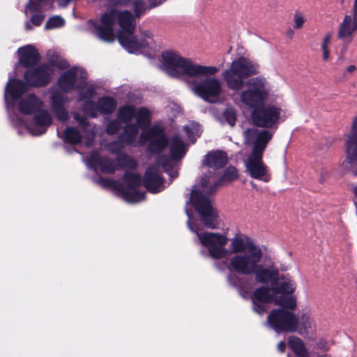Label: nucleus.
Returning <instances> with one entry per match:
<instances>
[{"label": "nucleus", "instance_id": "obj_40", "mask_svg": "<svg viewBox=\"0 0 357 357\" xmlns=\"http://www.w3.org/2000/svg\"><path fill=\"white\" fill-rule=\"evenodd\" d=\"M138 126L134 123L128 124L124 128V135L128 142H132L138 133Z\"/></svg>", "mask_w": 357, "mask_h": 357}, {"label": "nucleus", "instance_id": "obj_52", "mask_svg": "<svg viewBox=\"0 0 357 357\" xmlns=\"http://www.w3.org/2000/svg\"><path fill=\"white\" fill-rule=\"evenodd\" d=\"M329 42H330V36L329 35H327L324 38V40H323V43H322V45H321V47H328V45L329 44Z\"/></svg>", "mask_w": 357, "mask_h": 357}, {"label": "nucleus", "instance_id": "obj_12", "mask_svg": "<svg viewBox=\"0 0 357 357\" xmlns=\"http://www.w3.org/2000/svg\"><path fill=\"white\" fill-rule=\"evenodd\" d=\"M282 109L272 104L264 105L255 108L251 113L253 124L259 128L277 129Z\"/></svg>", "mask_w": 357, "mask_h": 357}, {"label": "nucleus", "instance_id": "obj_49", "mask_svg": "<svg viewBox=\"0 0 357 357\" xmlns=\"http://www.w3.org/2000/svg\"><path fill=\"white\" fill-rule=\"evenodd\" d=\"M204 156H227V153L224 151L215 150L208 152Z\"/></svg>", "mask_w": 357, "mask_h": 357}, {"label": "nucleus", "instance_id": "obj_19", "mask_svg": "<svg viewBox=\"0 0 357 357\" xmlns=\"http://www.w3.org/2000/svg\"><path fill=\"white\" fill-rule=\"evenodd\" d=\"M51 102L52 112L55 114L58 120L66 121L68 118V112L65 108V105L68 100L67 96H65L62 92L54 91L50 97Z\"/></svg>", "mask_w": 357, "mask_h": 357}, {"label": "nucleus", "instance_id": "obj_13", "mask_svg": "<svg viewBox=\"0 0 357 357\" xmlns=\"http://www.w3.org/2000/svg\"><path fill=\"white\" fill-rule=\"evenodd\" d=\"M53 73L54 70L48 63H41L26 70L24 79L30 87H45L51 82Z\"/></svg>", "mask_w": 357, "mask_h": 357}, {"label": "nucleus", "instance_id": "obj_38", "mask_svg": "<svg viewBox=\"0 0 357 357\" xmlns=\"http://www.w3.org/2000/svg\"><path fill=\"white\" fill-rule=\"evenodd\" d=\"M150 112L145 107H140L136 115V122L137 126L145 125L150 123Z\"/></svg>", "mask_w": 357, "mask_h": 357}, {"label": "nucleus", "instance_id": "obj_39", "mask_svg": "<svg viewBox=\"0 0 357 357\" xmlns=\"http://www.w3.org/2000/svg\"><path fill=\"white\" fill-rule=\"evenodd\" d=\"M83 111L90 117L96 118L97 116V112H99V109H98V102L95 103V102L90 100H86L84 103Z\"/></svg>", "mask_w": 357, "mask_h": 357}, {"label": "nucleus", "instance_id": "obj_44", "mask_svg": "<svg viewBox=\"0 0 357 357\" xmlns=\"http://www.w3.org/2000/svg\"><path fill=\"white\" fill-rule=\"evenodd\" d=\"M133 11L136 17H139L146 11L143 1H136L133 5Z\"/></svg>", "mask_w": 357, "mask_h": 357}, {"label": "nucleus", "instance_id": "obj_41", "mask_svg": "<svg viewBox=\"0 0 357 357\" xmlns=\"http://www.w3.org/2000/svg\"><path fill=\"white\" fill-rule=\"evenodd\" d=\"M342 165L345 171L357 175V158H346Z\"/></svg>", "mask_w": 357, "mask_h": 357}, {"label": "nucleus", "instance_id": "obj_18", "mask_svg": "<svg viewBox=\"0 0 357 357\" xmlns=\"http://www.w3.org/2000/svg\"><path fill=\"white\" fill-rule=\"evenodd\" d=\"M19 63L25 68L36 66L40 61V54L33 45H26L17 50Z\"/></svg>", "mask_w": 357, "mask_h": 357}, {"label": "nucleus", "instance_id": "obj_30", "mask_svg": "<svg viewBox=\"0 0 357 357\" xmlns=\"http://www.w3.org/2000/svg\"><path fill=\"white\" fill-rule=\"evenodd\" d=\"M273 287L278 290L277 296H289L288 295L294 293L296 289L295 282L288 278H282L278 284H274Z\"/></svg>", "mask_w": 357, "mask_h": 357}, {"label": "nucleus", "instance_id": "obj_3", "mask_svg": "<svg viewBox=\"0 0 357 357\" xmlns=\"http://www.w3.org/2000/svg\"><path fill=\"white\" fill-rule=\"evenodd\" d=\"M84 162L96 172L112 173L119 168L124 169V185L121 189L123 199L130 203L138 202L144 199V194L137 190L141 183L139 176L129 172L130 169H134L137 166L133 158H84Z\"/></svg>", "mask_w": 357, "mask_h": 357}, {"label": "nucleus", "instance_id": "obj_5", "mask_svg": "<svg viewBox=\"0 0 357 357\" xmlns=\"http://www.w3.org/2000/svg\"><path fill=\"white\" fill-rule=\"evenodd\" d=\"M180 164V158H156L145 172L144 185L153 193L161 191L164 189L161 176L162 171H165L170 177H176Z\"/></svg>", "mask_w": 357, "mask_h": 357}, {"label": "nucleus", "instance_id": "obj_20", "mask_svg": "<svg viewBox=\"0 0 357 357\" xmlns=\"http://www.w3.org/2000/svg\"><path fill=\"white\" fill-rule=\"evenodd\" d=\"M169 155L160 156H185L188 151L189 144L179 135H174L169 139Z\"/></svg>", "mask_w": 357, "mask_h": 357}, {"label": "nucleus", "instance_id": "obj_36", "mask_svg": "<svg viewBox=\"0 0 357 357\" xmlns=\"http://www.w3.org/2000/svg\"><path fill=\"white\" fill-rule=\"evenodd\" d=\"M65 24L64 19L59 15H54L50 17L45 23V29L50 30L58 29L63 26Z\"/></svg>", "mask_w": 357, "mask_h": 357}, {"label": "nucleus", "instance_id": "obj_14", "mask_svg": "<svg viewBox=\"0 0 357 357\" xmlns=\"http://www.w3.org/2000/svg\"><path fill=\"white\" fill-rule=\"evenodd\" d=\"M222 91L220 82L215 77L201 79L195 86V93L206 102H215Z\"/></svg>", "mask_w": 357, "mask_h": 357}, {"label": "nucleus", "instance_id": "obj_11", "mask_svg": "<svg viewBox=\"0 0 357 357\" xmlns=\"http://www.w3.org/2000/svg\"><path fill=\"white\" fill-rule=\"evenodd\" d=\"M265 84V79L260 77L250 79L248 89L241 94L242 102L253 109L265 105L268 95Z\"/></svg>", "mask_w": 357, "mask_h": 357}, {"label": "nucleus", "instance_id": "obj_56", "mask_svg": "<svg viewBox=\"0 0 357 357\" xmlns=\"http://www.w3.org/2000/svg\"><path fill=\"white\" fill-rule=\"evenodd\" d=\"M25 29L27 30V31H29V30H32L33 29V27L31 25L30 22H26V24H25Z\"/></svg>", "mask_w": 357, "mask_h": 357}, {"label": "nucleus", "instance_id": "obj_6", "mask_svg": "<svg viewBox=\"0 0 357 357\" xmlns=\"http://www.w3.org/2000/svg\"><path fill=\"white\" fill-rule=\"evenodd\" d=\"M267 321L276 331H298L301 335L305 334L307 330L313 327L312 319L308 315L303 314L300 317L301 327H299V321L296 314L284 309L272 310L267 317Z\"/></svg>", "mask_w": 357, "mask_h": 357}, {"label": "nucleus", "instance_id": "obj_35", "mask_svg": "<svg viewBox=\"0 0 357 357\" xmlns=\"http://www.w3.org/2000/svg\"><path fill=\"white\" fill-rule=\"evenodd\" d=\"M64 141L68 144H77L82 141V135L75 128L68 127L64 131Z\"/></svg>", "mask_w": 357, "mask_h": 357}, {"label": "nucleus", "instance_id": "obj_62", "mask_svg": "<svg viewBox=\"0 0 357 357\" xmlns=\"http://www.w3.org/2000/svg\"><path fill=\"white\" fill-rule=\"evenodd\" d=\"M320 357H330V356H328V355H323V356H320Z\"/></svg>", "mask_w": 357, "mask_h": 357}, {"label": "nucleus", "instance_id": "obj_28", "mask_svg": "<svg viewBox=\"0 0 357 357\" xmlns=\"http://www.w3.org/2000/svg\"><path fill=\"white\" fill-rule=\"evenodd\" d=\"M347 156H357V116L354 118L346 145Z\"/></svg>", "mask_w": 357, "mask_h": 357}, {"label": "nucleus", "instance_id": "obj_22", "mask_svg": "<svg viewBox=\"0 0 357 357\" xmlns=\"http://www.w3.org/2000/svg\"><path fill=\"white\" fill-rule=\"evenodd\" d=\"M357 30V15H346L339 26L337 38L339 39H347L351 38L353 33Z\"/></svg>", "mask_w": 357, "mask_h": 357}, {"label": "nucleus", "instance_id": "obj_10", "mask_svg": "<svg viewBox=\"0 0 357 357\" xmlns=\"http://www.w3.org/2000/svg\"><path fill=\"white\" fill-rule=\"evenodd\" d=\"M140 139L146 144L150 153L158 154L160 156L167 149L169 138L164 126L155 123L141 133Z\"/></svg>", "mask_w": 357, "mask_h": 357}, {"label": "nucleus", "instance_id": "obj_50", "mask_svg": "<svg viewBox=\"0 0 357 357\" xmlns=\"http://www.w3.org/2000/svg\"><path fill=\"white\" fill-rule=\"evenodd\" d=\"M183 130L185 131V132L187 135V136L188 137V138L190 139L191 142L192 143H195V141H196V139H192V135H193V132H192V128L190 127H189L188 126H185L183 127Z\"/></svg>", "mask_w": 357, "mask_h": 357}, {"label": "nucleus", "instance_id": "obj_17", "mask_svg": "<svg viewBox=\"0 0 357 357\" xmlns=\"http://www.w3.org/2000/svg\"><path fill=\"white\" fill-rule=\"evenodd\" d=\"M117 38L121 45L131 54L136 53L149 46V43L145 38H139L133 34L128 35L121 31L118 32Z\"/></svg>", "mask_w": 357, "mask_h": 357}, {"label": "nucleus", "instance_id": "obj_42", "mask_svg": "<svg viewBox=\"0 0 357 357\" xmlns=\"http://www.w3.org/2000/svg\"><path fill=\"white\" fill-rule=\"evenodd\" d=\"M222 116L229 126H234L236 124V112L234 107H227L222 113Z\"/></svg>", "mask_w": 357, "mask_h": 357}, {"label": "nucleus", "instance_id": "obj_32", "mask_svg": "<svg viewBox=\"0 0 357 357\" xmlns=\"http://www.w3.org/2000/svg\"><path fill=\"white\" fill-rule=\"evenodd\" d=\"M47 63L50 67H57L60 69H66L69 65L65 59H62L58 53L54 51L49 50L47 54Z\"/></svg>", "mask_w": 357, "mask_h": 357}, {"label": "nucleus", "instance_id": "obj_46", "mask_svg": "<svg viewBox=\"0 0 357 357\" xmlns=\"http://www.w3.org/2000/svg\"><path fill=\"white\" fill-rule=\"evenodd\" d=\"M45 18V15L43 13L33 14L31 17V22L36 26H39L42 24Z\"/></svg>", "mask_w": 357, "mask_h": 357}, {"label": "nucleus", "instance_id": "obj_45", "mask_svg": "<svg viewBox=\"0 0 357 357\" xmlns=\"http://www.w3.org/2000/svg\"><path fill=\"white\" fill-rule=\"evenodd\" d=\"M305 20L299 11H296L294 13V28L299 29L303 27Z\"/></svg>", "mask_w": 357, "mask_h": 357}, {"label": "nucleus", "instance_id": "obj_33", "mask_svg": "<svg viewBox=\"0 0 357 357\" xmlns=\"http://www.w3.org/2000/svg\"><path fill=\"white\" fill-rule=\"evenodd\" d=\"M136 114L135 108L132 105L121 107L117 112V117L122 123H127L130 121Z\"/></svg>", "mask_w": 357, "mask_h": 357}, {"label": "nucleus", "instance_id": "obj_57", "mask_svg": "<svg viewBox=\"0 0 357 357\" xmlns=\"http://www.w3.org/2000/svg\"><path fill=\"white\" fill-rule=\"evenodd\" d=\"M294 34V32L293 30H289L287 31V35L290 37H292V36Z\"/></svg>", "mask_w": 357, "mask_h": 357}, {"label": "nucleus", "instance_id": "obj_61", "mask_svg": "<svg viewBox=\"0 0 357 357\" xmlns=\"http://www.w3.org/2000/svg\"><path fill=\"white\" fill-rule=\"evenodd\" d=\"M116 156H122V157H124V156H128L126 154H117Z\"/></svg>", "mask_w": 357, "mask_h": 357}, {"label": "nucleus", "instance_id": "obj_8", "mask_svg": "<svg viewBox=\"0 0 357 357\" xmlns=\"http://www.w3.org/2000/svg\"><path fill=\"white\" fill-rule=\"evenodd\" d=\"M259 73V66L244 56L234 59L229 69L223 73V78L227 87L233 91L241 90L244 79Z\"/></svg>", "mask_w": 357, "mask_h": 357}, {"label": "nucleus", "instance_id": "obj_60", "mask_svg": "<svg viewBox=\"0 0 357 357\" xmlns=\"http://www.w3.org/2000/svg\"><path fill=\"white\" fill-rule=\"evenodd\" d=\"M160 3H154V4H153V5H152V4H151V8H153V7L157 6H158Z\"/></svg>", "mask_w": 357, "mask_h": 357}, {"label": "nucleus", "instance_id": "obj_9", "mask_svg": "<svg viewBox=\"0 0 357 357\" xmlns=\"http://www.w3.org/2000/svg\"><path fill=\"white\" fill-rule=\"evenodd\" d=\"M277 291L273 285L271 287L262 286L255 289L252 295L254 311L261 314L268 310L271 303L287 309L296 307V300L292 296H277Z\"/></svg>", "mask_w": 357, "mask_h": 357}, {"label": "nucleus", "instance_id": "obj_1", "mask_svg": "<svg viewBox=\"0 0 357 357\" xmlns=\"http://www.w3.org/2000/svg\"><path fill=\"white\" fill-rule=\"evenodd\" d=\"M227 163L226 158H205L201 166L202 176L199 182L192 190L190 203L200 215L205 226L211 229L218 227V212L212 206L209 199L218 185L231 183L238 178L236 167L229 166L219 179L213 176L216 169L222 168Z\"/></svg>", "mask_w": 357, "mask_h": 357}, {"label": "nucleus", "instance_id": "obj_37", "mask_svg": "<svg viewBox=\"0 0 357 357\" xmlns=\"http://www.w3.org/2000/svg\"><path fill=\"white\" fill-rule=\"evenodd\" d=\"M118 10H111L109 12L105 13L100 18L102 26L113 28L115 22V17H117Z\"/></svg>", "mask_w": 357, "mask_h": 357}, {"label": "nucleus", "instance_id": "obj_54", "mask_svg": "<svg viewBox=\"0 0 357 357\" xmlns=\"http://www.w3.org/2000/svg\"><path fill=\"white\" fill-rule=\"evenodd\" d=\"M356 69L354 65H350L347 68V72L351 73H353Z\"/></svg>", "mask_w": 357, "mask_h": 357}, {"label": "nucleus", "instance_id": "obj_26", "mask_svg": "<svg viewBox=\"0 0 357 357\" xmlns=\"http://www.w3.org/2000/svg\"><path fill=\"white\" fill-rule=\"evenodd\" d=\"M41 105L40 99L36 94L32 93L19 102L18 109L21 113L29 115L38 111Z\"/></svg>", "mask_w": 357, "mask_h": 357}, {"label": "nucleus", "instance_id": "obj_23", "mask_svg": "<svg viewBox=\"0 0 357 357\" xmlns=\"http://www.w3.org/2000/svg\"><path fill=\"white\" fill-rule=\"evenodd\" d=\"M273 137V133L269 130L263 129L256 136L253 144L252 152L250 156H262V154Z\"/></svg>", "mask_w": 357, "mask_h": 357}, {"label": "nucleus", "instance_id": "obj_51", "mask_svg": "<svg viewBox=\"0 0 357 357\" xmlns=\"http://www.w3.org/2000/svg\"><path fill=\"white\" fill-rule=\"evenodd\" d=\"M321 50L323 52V59L324 61H327L328 59V57H329V50L328 47H321Z\"/></svg>", "mask_w": 357, "mask_h": 357}, {"label": "nucleus", "instance_id": "obj_55", "mask_svg": "<svg viewBox=\"0 0 357 357\" xmlns=\"http://www.w3.org/2000/svg\"><path fill=\"white\" fill-rule=\"evenodd\" d=\"M353 15H357V0H354L353 8Z\"/></svg>", "mask_w": 357, "mask_h": 357}, {"label": "nucleus", "instance_id": "obj_58", "mask_svg": "<svg viewBox=\"0 0 357 357\" xmlns=\"http://www.w3.org/2000/svg\"><path fill=\"white\" fill-rule=\"evenodd\" d=\"M90 156L94 157V156H100L96 151L92 152Z\"/></svg>", "mask_w": 357, "mask_h": 357}, {"label": "nucleus", "instance_id": "obj_4", "mask_svg": "<svg viewBox=\"0 0 357 357\" xmlns=\"http://www.w3.org/2000/svg\"><path fill=\"white\" fill-rule=\"evenodd\" d=\"M190 204V202H187L185 207L188 228L197 234L200 244L206 249L208 256L213 259H228L231 254L234 255L231 249L232 238L229 240L225 234L221 232L202 231L192 224V218L188 208Z\"/></svg>", "mask_w": 357, "mask_h": 357}, {"label": "nucleus", "instance_id": "obj_34", "mask_svg": "<svg viewBox=\"0 0 357 357\" xmlns=\"http://www.w3.org/2000/svg\"><path fill=\"white\" fill-rule=\"evenodd\" d=\"M96 35L105 42L112 43L114 40V29L112 27L105 26L100 24L96 25Z\"/></svg>", "mask_w": 357, "mask_h": 357}, {"label": "nucleus", "instance_id": "obj_15", "mask_svg": "<svg viewBox=\"0 0 357 357\" xmlns=\"http://www.w3.org/2000/svg\"><path fill=\"white\" fill-rule=\"evenodd\" d=\"M243 163L245 172L250 177L266 183L270 181L271 174L261 158H245Z\"/></svg>", "mask_w": 357, "mask_h": 357}, {"label": "nucleus", "instance_id": "obj_27", "mask_svg": "<svg viewBox=\"0 0 357 357\" xmlns=\"http://www.w3.org/2000/svg\"><path fill=\"white\" fill-rule=\"evenodd\" d=\"M53 0H29L26 10L30 13H44L53 8Z\"/></svg>", "mask_w": 357, "mask_h": 357}, {"label": "nucleus", "instance_id": "obj_29", "mask_svg": "<svg viewBox=\"0 0 357 357\" xmlns=\"http://www.w3.org/2000/svg\"><path fill=\"white\" fill-rule=\"evenodd\" d=\"M97 102L99 112L102 114H111L117 107L116 100L110 96L101 97L98 100Z\"/></svg>", "mask_w": 357, "mask_h": 357}, {"label": "nucleus", "instance_id": "obj_16", "mask_svg": "<svg viewBox=\"0 0 357 357\" xmlns=\"http://www.w3.org/2000/svg\"><path fill=\"white\" fill-rule=\"evenodd\" d=\"M77 69L76 67H72L62 73L57 81L60 89L63 93H69L74 89H83L86 85V77L82 76L80 82L76 86Z\"/></svg>", "mask_w": 357, "mask_h": 357}, {"label": "nucleus", "instance_id": "obj_43", "mask_svg": "<svg viewBox=\"0 0 357 357\" xmlns=\"http://www.w3.org/2000/svg\"><path fill=\"white\" fill-rule=\"evenodd\" d=\"M120 128V122L117 120H112L108 123L106 127V132L109 135H115L119 131Z\"/></svg>", "mask_w": 357, "mask_h": 357}, {"label": "nucleus", "instance_id": "obj_7", "mask_svg": "<svg viewBox=\"0 0 357 357\" xmlns=\"http://www.w3.org/2000/svg\"><path fill=\"white\" fill-rule=\"evenodd\" d=\"M162 56L169 73L173 76H179L180 73L176 68H181L183 75H188L190 77L211 76L218 71V69L215 66L195 64L190 59L182 57L174 52L166 51L162 52Z\"/></svg>", "mask_w": 357, "mask_h": 357}, {"label": "nucleus", "instance_id": "obj_47", "mask_svg": "<svg viewBox=\"0 0 357 357\" xmlns=\"http://www.w3.org/2000/svg\"><path fill=\"white\" fill-rule=\"evenodd\" d=\"M96 94V90L93 87H89L84 91V93L80 92L79 93V100H82L84 99H90L93 97Z\"/></svg>", "mask_w": 357, "mask_h": 357}, {"label": "nucleus", "instance_id": "obj_2", "mask_svg": "<svg viewBox=\"0 0 357 357\" xmlns=\"http://www.w3.org/2000/svg\"><path fill=\"white\" fill-rule=\"evenodd\" d=\"M233 255L229 261L230 271L243 275H254L256 282L274 285L279 280L278 270L272 266L260 264L263 257L261 248L247 236L236 234L231 241Z\"/></svg>", "mask_w": 357, "mask_h": 357}, {"label": "nucleus", "instance_id": "obj_48", "mask_svg": "<svg viewBox=\"0 0 357 357\" xmlns=\"http://www.w3.org/2000/svg\"><path fill=\"white\" fill-rule=\"evenodd\" d=\"M74 119L79 123V124L82 127H87L89 125V122L87 118L84 116L79 115L78 114H75L74 116Z\"/></svg>", "mask_w": 357, "mask_h": 357}, {"label": "nucleus", "instance_id": "obj_59", "mask_svg": "<svg viewBox=\"0 0 357 357\" xmlns=\"http://www.w3.org/2000/svg\"><path fill=\"white\" fill-rule=\"evenodd\" d=\"M354 192L356 197H357V185L354 187Z\"/></svg>", "mask_w": 357, "mask_h": 357}, {"label": "nucleus", "instance_id": "obj_31", "mask_svg": "<svg viewBox=\"0 0 357 357\" xmlns=\"http://www.w3.org/2000/svg\"><path fill=\"white\" fill-rule=\"evenodd\" d=\"M288 344L296 356L305 357L307 355V349L304 343L299 337L294 335L290 336L288 340Z\"/></svg>", "mask_w": 357, "mask_h": 357}, {"label": "nucleus", "instance_id": "obj_25", "mask_svg": "<svg viewBox=\"0 0 357 357\" xmlns=\"http://www.w3.org/2000/svg\"><path fill=\"white\" fill-rule=\"evenodd\" d=\"M119 25L123 32L128 35H132L135 30V19L130 10L119 11L117 13Z\"/></svg>", "mask_w": 357, "mask_h": 357}, {"label": "nucleus", "instance_id": "obj_21", "mask_svg": "<svg viewBox=\"0 0 357 357\" xmlns=\"http://www.w3.org/2000/svg\"><path fill=\"white\" fill-rule=\"evenodd\" d=\"M36 126L30 128L31 132L34 135H41L47 131V128L52 123V119L47 110H42L34 116Z\"/></svg>", "mask_w": 357, "mask_h": 357}, {"label": "nucleus", "instance_id": "obj_53", "mask_svg": "<svg viewBox=\"0 0 357 357\" xmlns=\"http://www.w3.org/2000/svg\"><path fill=\"white\" fill-rule=\"evenodd\" d=\"M278 349L280 352H284L285 349V343L284 342H280L278 344Z\"/></svg>", "mask_w": 357, "mask_h": 357}, {"label": "nucleus", "instance_id": "obj_24", "mask_svg": "<svg viewBox=\"0 0 357 357\" xmlns=\"http://www.w3.org/2000/svg\"><path fill=\"white\" fill-rule=\"evenodd\" d=\"M29 87L25 80L13 79L8 83L6 90L13 100H17L29 91Z\"/></svg>", "mask_w": 357, "mask_h": 357}]
</instances>
